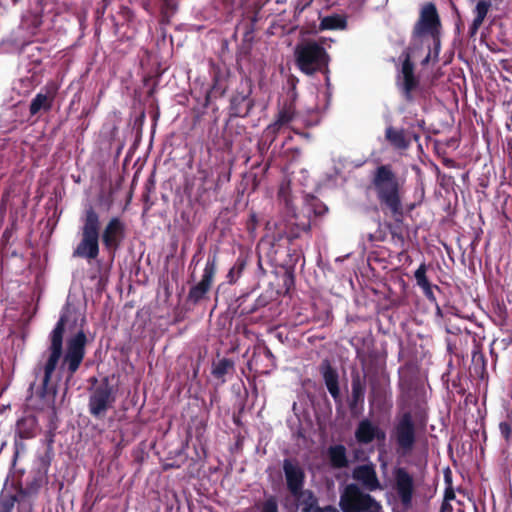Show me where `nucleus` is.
Segmentation results:
<instances>
[{"mask_svg":"<svg viewBox=\"0 0 512 512\" xmlns=\"http://www.w3.org/2000/svg\"><path fill=\"white\" fill-rule=\"evenodd\" d=\"M39 460H40V463H41V468H40L38 473L47 476L48 471H49V466H50V463H51V457H50V455L47 454V455H44V456L40 457Z\"/></svg>","mask_w":512,"mask_h":512,"instance_id":"34","label":"nucleus"},{"mask_svg":"<svg viewBox=\"0 0 512 512\" xmlns=\"http://www.w3.org/2000/svg\"><path fill=\"white\" fill-rule=\"evenodd\" d=\"M294 56L297 67L306 75H313L324 70L329 62L325 48L316 41H304L297 44Z\"/></svg>","mask_w":512,"mask_h":512,"instance_id":"6","label":"nucleus"},{"mask_svg":"<svg viewBox=\"0 0 512 512\" xmlns=\"http://www.w3.org/2000/svg\"><path fill=\"white\" fill-rule=\"evenodd\" d=\"M278 198L284 205L285 219L281 222L268 221L266 228L277 230V237H287L290 241L298 238L302 232L310 231V219L315 216H322L327 211V206L318 198L306 195L304 198V205L302 213L307 220H302L300 215L296 213L295 207L291 197V185L289 181L281 182L278 190Z\"/></svg>","mask_w":512,"mask_h":512,"instance_id":"2","label":"nucleus"},{"mask_svg":"<svg viewBox=\"0 0 512 512\" xmlns=\"http://www.w3.org/2000/svg\"><path fill=\"white\" fill-rule=\"evenodd\" d=\"M46 481L47 476L38 473V475L33 477V479H31L26 484V487L24 489H21L20 491H22L23 493H27V495L29 496H34L39 492V490L46 483Z\"/></svg>","mask_w":512,"mask_h":512,"instance_id":"26","label":"nucleus"},{"mask_svg":"<svg viewBox=\"0 0 512 512\" xmlns=\"http://www.w3.org/2000/svg\"><path fill=\"white\" fill-rule=\"evenodd\" d=\"M58 90L59 86L55 82H48L42 87L30 103V114L36 115L40 111H49L53 106Z\"/></svg>","mask_w":512,"mask_h":512,"instance_id":"14","label":"nucleus"},{"mask_svg":"<svg viewBox=\"0 0 512 512\" xmlns=\"http://www.w3.org/2000/svg\"><path fill=\"white\" fill-rule=\"evenodd\" d=\"M283 472L287 488L293 496H299L305 481V473L301 465L292 459L283 461Z\"/></svg>","mask_w":512,"mask_h":512,"instance_id":"13","label":"nucleus"},{"mask_svg":"<svg viewBox=\"0 0 512 512\" xmlns=\"http://www.w3.org/2000/svg\"><path fill=\"white\" fill-rule=\"evenodd\" d=\"M499 430L501 435L506 439L509 440L511 434H512V420L502 421L499 423Z\"/></svg>","mask_w":512,"mask_h":512,"instance_id":"33","label":"nucleus"},{"mask_svg":"<svg viewBox=\"0 0 512 512\" xmlns=\"http://www.w3.org/2000/svg\"><path fill=\"white\" fill-rule=\"evenodd\" d=\"M426 272L427 267L425 263H422L414 273L415 280L420 288L429 284V281L426 277Z\"/></svg>","mask_w":512,"mask_h":512,"instance_id":"32","label":"nucleus"},{"mask_svg":"<svg viewBox=\"0 0 512 512\" xmlns=\"http://www.w3.org/2000/svg\"><path fill=\"white\" fill-rule=\"evenodd\" d=\"M79 221L81 239L74 249L73 256L88 261L94 260L99 255L100 216L91 205H88L81 213Z\"/></svg>","mask_w":512,"mask_h":512,"instance_id":"5","label":"nucleus"},{"mask_svg":"<svg viewBox=\"0 0 512 512\" xmlns=\"http://www.w3.org/2000/svg\"><path fill=\"white\" fill-rule=\"evenodd\" d=\"M285 129L287 128L279 123V121L276 119L273 123L266 127L264 130V137L271 144L275 141L277 134Z\"/></svg>","mask_w":512,"mask_h":512,"instance_id":"29","label":"nucleus"},{"mask_svg":"<svg viewBox=\"0 0 512 512\" xmlns=\"http://www.w3.org/2000/svg\"><path fill=\"white\" fill-rule=\"evenodd\" d=\"M391 437L395 441L399 453L407 455L412 452L417 442V427L410 411L396 416Z\"/></svg>","mask_w":512,"mask_h":512,"instance_id":"7","label":"nucleus"},{"mask_svg":"<svg viewBox=\"0 0 512 512\" xmlns=\"http://www.w3.org/2000/svg\"><path fill=\"white\" fill-rule=\"evenodd\" d=\"M6 113H7L8 115H11V114H13V110H12V109H8V110L6 111Z\"/></svg>","mask_w":512,"mask_h":512,"instance_id":"41","label":"nucleus"},{"mask_svg":"<svg viewBox=\"0 0 512 512\" xmlns=\"http://www.w3.org/2000/svg\"><path fill=\"white\" fill-rule=\"evenodd\" d=\"M37 420L34 416H25L16 423V435L21 439H30L35 436Z\"/></svg>","mask_w":512,"mask_h":512,"instance_id":"21","label":"nucleus"},{"mask_svg":"<svg viewBox=\"0 0 512 512\" xmlns=\"http://www.w3.org/2000/svg\"><path fill=\"white\" fill-rule=\"evenodd\" d=\"M365 512H383V510L381 504L377 502L376 505H373L370 509H368Z\"/></svg>","mask_w":512,"mask_h":512,"instance_id":"40","label":"nucleus"},{"mask_svg":"<svg viewBox=\"0 0 512 512\" xmlns=\"http://www.w3.org/2000/svg\"><path fill=\"white\" fill-rule=\"evenodd\" d=\"M455 498V493L452 488H447L444 495V500L446 505L449 501L453 500Z\"/></svg>","mask_w":512,"mask_h":512,"instance_id":"38","label":"nucleus"},{"mask_svg":"<svg viewBox=\"0 0 512 512\" xmlns=\"http://www.w3.org/2000/svg\"><path fill=\"white\" fill-rule=\"evenodd\" d=\"M310 512H339V511L333 506H326L324 508L315 506V507H311Z\"/></svg>","mask_w":512,"mask_h":512,"instance_id":"37","label":"nucleus"},{"mask_svg":"<svg viewBox=\"0 0 512 512\" xmlns=\"http://www.w3.org/2000/svg\"><path fill=\"white\" fill-rule=\"evenodd\" d=\"M244 262L237 261L228 271L227 273V281L230 284H234L241 276L242 271L244 269Z\"/></svg>","mask_w":512,"mask_h":512,"instance_id":"31","label":"nucleus"},{"mask_svg":"<svg viewBox=\"0 0 512 512\" xmlns=\"http://www.w3.org/2000/svg\"><path fill=\"white\" fill-rule=\"evenodd\" d=\"M355 439L361 445H367L374 440L383 441L386 433L369 419H362L355 430Z\"/></svg>","mask_w":512,"mask_h":512,"instance_id":"17","label":"nucleus"},{"mask_svg":"<svg viewBox=\"0 0 512 512\" xmlns=\"http://www.w3.org/2000/svg\"><path fill=\"white\" fill-rule=\"evenodd\" d=\"M366 238L367 240L370 242V243H373L375 241H378V240H381V237L376 235V234H373V233H367L366 235Z\"/></svg>","mask_w":512,"mask_h":512,"instance_id":"39","label":"nucleus"},{"mask_svg":"<svg viewBox=\"0 0 512 512\" xmlns=\"http://www.w3.org/2000/svg\"><path fill=\"white\" fill-rule=\"evenodd\" d=\"M378 501L364 493L356 484H348L340 495L339 505L343 512H365Z\"/></svg>","mask_w":512,"mask_h":512,"instance_id":"8","label":"nucleus"},{"mask_svg":"<svg viewBox=\"0 0 512 512\" xmlns=\"http://www.w3.org/2000/svg\"><path fill=\"white\" fill-rule=\"evenodd\" d=\"M16 497V512H32V500L31 496L27 495V493H23L19 491L15 494Z\"/></svg>","mask_w":512,"mask_h":512,"instance_id":"28","label":"nucleus"},{"mask_svg":"<svg viewBox=\"0 0 512 512\" xmlns=\"http://www.w3.org/2000/svg\"><path fill=\"white\" fill-rule=\"evenodd\" d=\"M216 273V256L208 257L204 270L202 279L199 283L192 286L189 290L188 299L193 303H198L201 301L206 293L209 291L214 275Z\"/></svg>","mask_w":512,"mask_h":512,"instance_id":"11","label":"nucleus"},{"mask_svg":"<svg viewBox=\"0 0 512 512\" xmlns=\"http://www.w3.org/2000/svg\"><path fill=\"white\" fill-rule=\"evenodd\" d=\"M395 488L401 504L409 508L412 504L414 493L413 477L404 469L398 468L395 471Z\"/></svg>","mask_w":512,"mask_h":512,"instance_id":"15","label":"nucleus"},{"mask_svg":"<svg viewBox=\"0 0 512 512\" xmlns=\"http://www.w3.org/2000/svg\"><path fill=\"white\" fill-rule=\"evenodd\" d=\"M385 136L389 143L396 149L404 150L410 145V141L407 139L403 129H396L389 126L386 128Z\"/></svg>","mask_w":512,"mask_h":512,"instance_id":"22","label":"nucleus"},{"mask_svg":"<svg viewBox=\"0 0 512 512\" xmlns=\"http://www.w3.org/2000/svg\"><path fill=\"white\" fill-rule=\"evenodd\" d=\"M17 0H14V2H16Z\"/></svg>","mask_w":512,"mask_h":512,"instance_id":"43","label":"nucleus"},{"mask_svg":"<svg viewBox=\"0 0 512 512\" xmlns=\"http://www.w3.org/2000/svg\"><path fill=\"white\" fill-rule=\"evenodd\" d=\"M86 343L87 337L83 330H79L67 339L61 369H67L69 376H72L82 363L85 356Z\"/></svg>","mask_w":512,"mask_h":512,"instance_id":"9","label":"nucleus"},{"mask_svg":"<svg viewBox=\"0 0 512 512\" xmlns=\"http://www.w3.org/2000/svg\"><path fill=\"white\" fill-rule=\"evenodd\" d=\"M377 199L383 211H387L396 221L404 215L401 200V187L396 174L389 165L378 166L371 180Z\"/></svg>","mask_w":512,"mask_h":512,"instance_id":"4","label":"nucleus"},{"mask_svg":"<svg viewBox=\"0 0 512 512\" xmlns=\"http://www.w3.org/2000/svg\"><path fill=\"white\" fill-rule=\"evenodd\" d=\"M114 402L113 387L109 384L108 379H105L89 395V412L93 417L102 419Z\"/></svg>","mask_w":512,"mask_h":512,"instance_id":"10","label":"nucleus"},{"mask_svg":"<svg viewBox=\"0 0 512 512\" xmlns=\"http://www.w3.org/2000/svg\"><path fill=\"white\" fill-rule=\"evenodd\" d=\"M421 289L423 290V293L427 297L428 300L433 301V302L436 301V298H435V295L433 293L432 286L430 283L427 284V286L421 287Z\"/></svg>","mask_w":512,"mask_h":512,"instance_id":"36","label":"nucleus"},{"mask_svg":"<svg viewBox=\"0 0 512 512\" xmlns=\"http://www.w3.org/2000/svg\"><path fill=\"white\" fill-rule=\"evenodd\" d=\"M234 362L228 358H222L212 364V375L219 379L221 383L225 382L224 376L232 370Z\"/></svg>","mask_w":512,"mask_h":512,"instance_id":"24","label":"nucleus"},{"mask_svg":"<svg viewBox=\"0 0 512 512\" xmlns=\"http://www.w3.org/2000/svg\"><path fill=\"white\" fill-rule=\"evenodd\" d=\"M492 6L491 0H480L476 3L475 7L472 10L474 18L469 25L468 35L470 38H474L481 25L483 24L490 8Z\"/></svg>","mask_w":512,"mask_h":512,"instance_id":"19","label":"nucleus"},{"mask_svg":"<svg viewBox=\"0 0 512 512\" xmlns=\"http://www.w3.org/2000/svg\"><path fill=\"white\" fill-rule=\"evenodd\" d=\"M294 90H295V85L293 84V86H292V91H294ZM294 96H295V92H293V97H294Z\"/></svg>","mask_w":512,"mask_h":512,"instance_id":"42","label":"nucleus"},{"mask_svg":"<svg viewBox=\"0 0 512 512\" xmlns=\"http://www.w3.org/2000/svg\"><path fill=\"white\" fill-rule=\"evenodd\" d=\"M352 477L368 491L372 492L382 489L375 465L371 462L356 466L352 471Z\"/></svg>","mask_w":512,"mask_h":512,"instance_id":"16","label":"nucleus"},{"mask_svg":"<svg viewBox=\"0 0 512 512\" xmlns=\"http://www.w3.org/2000/svg\"><path fill=\"white\" fill-rule=\"evenodd\" d=\"M68 317V311L61 315L54 329L50 333V345L48 349L43 352L41 360L34 368L36 377L40 374L43 375L41 377L40 385L36 386L35 383H32L29 387V391L31 393V397L36 396L44 401L43 406H49L54 402L56 391L53 388H49V382L62 356L64 326L68 321Z\"/></svg>","mask_w":512,"mask_h":512,"instance_id":"3","label":"nucleus"},{"mask_svg":"<svg viewBox=\"0 0 512 512\" xmlns=\"http://www.w3.org/2000/svg\"><path fill=\"white\" fill-rule=\"evenodd\" d=\"M346 27V19L341 15L326 16L321 21L322 29H344Z\"/></svg>","mask_w":512,"mask_h":512,"instance_id":"27","label":"nucleus"},{"mask_svg":"<svg viewBox=\"0 0 512 512\" xmlns=\"http://www.w3.org/2000/svg\"><path fill=\"white\" fill-rule=\"evenodd\" d=\"M261 512H278V506L274 499H268L264 502Z\"/></svg>","mask_w":512,"mask_h":512,"instance_id":"35","label":"nucleus"},{"mask_svg":"<svg viewBox=\"0 0 512 512\" xmlns=\"http://www.w3.org/2000/svg\"><path fill=\"white\" fill-rule=\"evenodd\" d=\"M366 392V381L359 374L352 376L351 382V397L349 400V407L352 412H355L358 407H362L364 403Z\"/></svg>","mask_w":512,"mask_h":512,"instance_id":"20","label":"nucleus"},{"mask_svg":"<svg viewBox=\"0 0 512 512\" xmlns=\"http://www.w3.org/2000/svg\"><path fill=\"white\" fill-rule=\"evenodd\" d=\"M331 465L334 468H345L348 466L346 448L343 445L331 446L328 450Z\"/></svg>","mask_w":512,"mask_h":512,"instance_id":"23","label":"nucleus"},{"mask_svg":"<svg viewBox=\"0 0 512 512\" xmlns=\"http://www.w3.org/2000/svg\"><path fill=\"white\" fill-rule=\"evenodd\" d=\"M16 500L15 495L3 494L0 498V512H13Z\"/></svg>","mask_w":512,"mask_h":512,"instance_id":"30","label":"nucleus"},{"mask_svg":"<svg viewBox=\"0 0 512 512\" xmlns=\"http://www.w3.org/2000/svg\"><path fill=\"white\" fill-rule=\"evenodd\" d=\"M320 371L332 398L335 402L340 400V389H339V375L336 369H334L329 361H324L321 364Z\"/></svg>","mask_w":512,"mask_h":512,"instance_id":"18","label":"nucleus"},{"mask_svg":"<svg viewBox=\"0 0 512 512\" xmlns=\"http://www.w3.org/2000/svg\"><path fill=\"white\" fill-rule=\"evenodd\" d=\"M125 238V224L119 217H112L105 225L101 239L107 250L116 251Z\"/></svg>","mask_w":512,"mask_h":512,"instance_id":"12","label":"nucleus"},{"mask_svg":"<svg viewBox=\"0 0 512 512\" xmlns=\"http://www.w3.org/2000/svg\"><path fill=\"white\" fill-rule=\"evenodd\" d=\"M295 107L293 103L284 104L283 107L279 110L276 119L281 123L284 127L288 128L290 123L295 118Z\"/></svg>","mask_w":512,"mask_h":512,"instance_id":"25","label":"nucleus"},{"mask_svg":"<svg viewBox=\"0 0 512 512\" xmlns=\"http://www.w3.org/2000/svg\"><path fill=\"white\" fill-rule=\"evenodd\" d=\"M442 24L436 6L425 3L421 6L419 17L414 24L411 41L402 53V66L398 74V85L407 98L417 85L412 59H420L422 65L431 60L437 61L441 49Z\"/></svg>","mask_w":512,"mask_h":512,"instance_id":"1","label":"nucleus"}]
</instances>
